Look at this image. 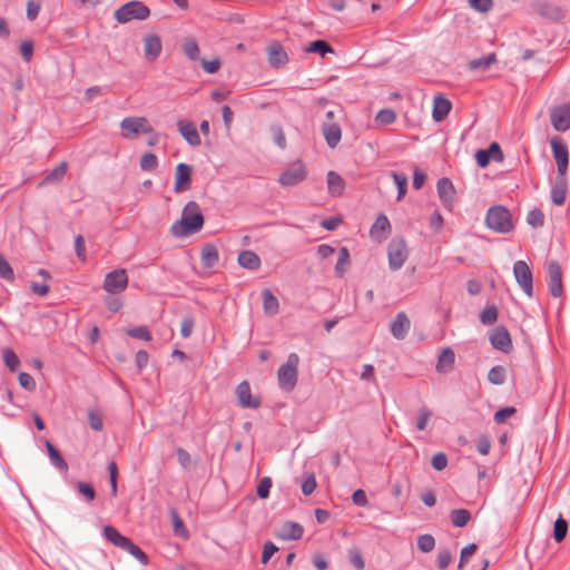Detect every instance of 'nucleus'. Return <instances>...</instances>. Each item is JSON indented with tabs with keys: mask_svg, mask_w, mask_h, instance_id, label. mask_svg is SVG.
I'll use <instances>...</instances> for the list:
<instances>
[{
	"mask_svg": "<svg viewBox=\"0 0 570 570\" xmlns=\"http://www.w3.org/2000/svg\"><path fill=\"white\" fill-rule=\"evenodd\" d=\"M203 225L204 216L199 205L196 202H189L184 207L180 219L170 226V233L176 238H183L199 232Z\"/></svg>",
	"mask_w": 570,
	"mask_h": 570,
	"instance_id": "obj_1",
	"label": "nucleus"
},
{
	"mask_svg": "<svg viewBox=\"0 0 570 570\" xmlns=\"http://www.w3.org/2000/svg\"><path fill=\"white\" fill-rule=\"evenodd\" d=\"M298 364L299 356L296 353H291L286 362L279 366L277 381L283 391L291 392L295 389L298 381Z\"/></svg>",
	"mask_w": 570,
	"mask_h": 570,
	"instance_id": "obj_2",
	"label": "nucleus"
},
{
	"mask_svg": "<svg viewBox=\"0 0 570 570\" xmlns=\"http://www.w3.org/2000/svg\"><path fill=\"white\" fill-rule=\"evenodd\" d=\"M488 228L497 233H509L513 228L510 212L503 206L491 207L485 217Z\"/></svg>",
	"mask_w": 570,
	"mask_h": 570,
	"instance_id": "obj_3",
	"label": "nucleus"
},
{
	"mask_svg": "<svg viewBox=\"0 0 570 570\" xmlns=\"http://www.w3.org/2000/svg\"><path fill=\"white\" fill-rule=\"evenodd\" d=\"M121 136L125 139H135L139 135H150L154 128L146 117H126L120 124Z\"/></svg>",
	"mask_w": 570,
	"mask_h": 570,
	"instance_id": "obj_4",
	"label": "nucleus"
},
{
	"mask_svg": "<svg viewBox=\"0 0 570 570\" xmlns=\"http://www.w3.org/2000/svg\"><path fill=\"white\" fill-rule=\"evenodd\" d=\"M533 10L541 18L559 22L566 19L567 17V8L556 2L539 0L533 3Z\"/></svg>",
	"mask_w": 570,
	"mask_h": 570,
	"instance_id": "obj_5",
	"label": "nucleus"
},
{
	"mask_svg": "<svg viewBox=\"0 0 570 570\" xmlns=\"http://www.w3.org/2000/svg\"><path fill=\"white\" fill-rule=\"evenodd\" d=\"M409 257V248L403 238H393L387 247L389 266L392 271L400 269Z\"/></svg>",
	"mask_w": 570,
	"mask_h": 570,
	"instance_id": "obj_6",
	"label": "nucleus"
},
{
	"mask_svg": "<svg viewBox=\"0 0 570 570\" xmlns=\"http://www.w3.org/2000/svg\"><path fill=\"white\" fill-rule=\"evenodd\" d=\"M307 170L306 166L301 161L296 160L292 163L278 177V183L283 187H294L299 185L306 179Z\"/></svg>",
	"mask_w": 570,
	"mask_h": 570,
	"instance_id": "obj_7",
	"label": "nucleus"
},
{
	"mask_svg": "<svg viewBox=\"0 0 570 570\" xmlns=\"http://www.w3.org/2000/svg\"><path fill=\"white\" fill-rule=\"evenodd\" d=\"M149 9L141 2H129L121 6L116 12L115 17L118 22L126 23L132 19L144 20L149 16Z\"/></svg>",
	"mask_w": 570,
	"mask_h": 570,
	"instance_id": "obj_8",
	"label": "nucleus"
},
{
	"mask_svg": "<svg viewBox=\"0 0 570 570\" xmlns=\"http://www.w3.org/2000/svg\"><path fill=\"white\" fill-rule=\"evenodd\" d=\"M513 275L525 295L531 297L533 294V286L532 272L529 265L524 261H517L513 265Z\"/></svg>",
	"mask_w": 570,
	"mask_h": 570,
	"instance_id": "obj_9",
	"label": "nucleus"
},
{
	"mask_svg": "<svg viewBox=\"0 0 570 570\" xmlns=\"http://www.w3.org/2000/svg\"><path fill=\"white\" fill-rule=\"evenodd\" d=\"M128 285V276L124 268L108 273L104 281V289L110 294L121 293Z\"/></svg>",
	"mask_w": 570,
	"mask_h": 570,
	"instance_id": "obj_10",
	"label": "nucleus"
},
{
	"mask_svg": "<svg viewBox=\"0 0 570 570\" xmlns=\"http://www.w3.org/2000/svg\"><path fill=\"white\" fill-rule=\"evenodd\" d=\"M548 287L553 297H560L563 294L562 271L558 262L548 263Z\"/></svg>",
	"mask_w": 570,
	"mask_h": 570,
	"instance_id": "obj_11",
	"label": "nucleus"
},
{
	"mask_svg": "<svg viewBox=\"0 0 570 570\" xmlns=\"http://www.w3.org/2000/svg\"><path fill=\"white\" fill-rule=\"evenodd\" d=\"M553 158L557 164L558 175L566 176L569 165V153L567 146L558 138L550 140Z\"/></svg>",
	"mask_w": 570,
	"mask_h": 570,
	"instance_id": "obj_12",
	"label": "nucleus"
},
{
	"mask_svg": "<svg viewBox=\"0 0 570 570\" xmlns=\"http://www.w3.org/2000/svg\"><path fill=\"white\" fill-rule=\"evenodd\" d=\"M550 120L557 131L568 130L570 128V102L552 108Z\"/></svg>",
	"mask_w": 570,
	"mask_h": 570,
	"instance_id": "obj_13",
	"label": "nucleus"
},
{
	"mask_svg": "<svg viewBox=\"0 0 570 570\" xmlns=\"http://www.w3.org/2000/svg\"><path fill=\"white\" fill-rule=\"evenodd\" d=\"M163 50V42L158 35L149 33L142 38L144 58L149 62H155Z\"/></svg>",
	"mask_w": 570,
	"mask_h": 570,
	"instance_id": "obj_14",
	"label": "nucleus"
},
{
	"mask_svg": "<svg viewBox=\"0 0 570 570\" xmlns=\"http://www.w3.org/2000/svg\"><path fill=\"white\" fill-rule=\"evenodd\" d=\"M191 174H193V167L180 163L176 166L175 169V185L174 190L176 193H181L185 190H188L191 185Z\"/></svg>",
	"mask_w": 570,
	"mask_h": 570,
	"instance_id": "obj_15",
	"label": "nucleus"
},
{
	"mask_svg": "<svg viewBox=\"0 0 570 570\" xmlns=\"http://www.w3.org/2000/svg\"><path fill=\"white\" fill-rule=\"evenodd\" d=\"M491 345L502 352H509L512 346L511 336L503 326L494 327L490 333Z\"/></svg>",
	"mask_w": 570,
	"mask_h": 570,
	"instance_id": "obj_16",
	"label": "nucleus"
},
{
	"mask_svg": "<svg viewBox=\"0 0 570 570\" xmlns=\"http://www.w3.org/2000/svg\"><path fill=\"white\" fill-rule=\"evenodd\" d=\"M235 393L242 407L257 409L261 404L259 399L252 395L249 384L246 381L237 385Z\"/></svg>",
	"mask_w": 570,
	"mask_h": 570,
	"instance_id": "obj_17",
	"label": "nucleus"
},
{
	"mask_svg": "<svg viewBox=\"0 0 570 570\" xmlns=\"http://www.w3.org/2000/svg\"><path fill=\"white\" fill-rule=\"evenodd\" d=\"M491 159L503 160V154L498 142H492L488 149H480L475 154L476 164L482 168L487 167Z\"/></svg>",
	"mask_w": 570,
	"mask_h": 570,
	"instance_id": "obj_18",
	"label": "nucleus"
},
{
	"mask_svg": "<svg viewBox=\"0 0 570 570\" xmlns=\"http://www.w3.org/2000/svg\"><path fill=\"white\" fill-rule=\"evenodd\" d=\"M391 233V224L385 215H379L370 229L371 237L377 242H384Z\"/></svg>",
	"mask_w": 570,
	"mask_h": 570,
	"instance_id": "obj_19",
	"label": "nucleus"
},
{
	"mask_svg": "<svg viewBox=\"0 0 570 570\" xmlns=\"http://www.w3.org/2000/svg\"><path fill=\"white\" fill-rule=\"evenodd\" d=\"M267 59L272 67L279 68L287 63L288 57L279 42H272L267 47Z\"/></svg>",
	"mask_w": 570,
	"mask_h": 570,
	"instance_id": "obj_20",
	"label": "nucleus"
},
{
	"mask_svg": "<svg viewBox=\"0 0 570 570\" xmlns=\"http://www.w3.org/2000/svg\"><path fill=\"white\" fill-rule=\"evenodd\" d=\"M411 321L404 312L396 314L391 324V333L396 340H404L409 333Z\"/></svg>",
	"mask_w": 570,
	"mask_h": 570,
	"instance_id": "obj_21",
	"label": "nucleus"
},
{
	"mask_svg": "<svg viewBox=\"0 0 570 570\" xmlns=\"http://www.w3.org/2000/svg\"><path fill=\"white\" fill-rule=\"evenodd\" d=\"M303 532L304 529L299 523L286 521L279 527L276 537L282 540H298Z\"/></svg>",
	"mask_w": 570,
	"mask_h": 570,
	"instance_id": "obj_22",
	"label": "nucleus"
},
{
	"mask_svg": "<svg viewBox=\"0 0 570 570\" xmlns=\"http://www.w3.org/2000/svg\"><path fill=\"white\" fill-rule=\"evenodd\" d=\"M452 109L451 101L442 95H438L433 98L432 118L435 121L444 120Z\"/></svg>",
	"mask_w": 570,
	"mask_h": 570,
	"instance_id": "obj_23",
	"label": "nucleus"
},
{
	"mask_svg": "<svg viewBox=\"0 0 570 570\" xmlns=\"http://www.w3.org/2000/svg\"><path fill=\"white\" fill-rule=\"evenodd\" d=\"M178 131L184 139L191 146L200 145V137L196 129V126L191 121L179 120L177 122Z\"/></svg>",
	"mask_w": 570,
	"mask_h": 570,
	"instance_id": "obj_24",
	"label": "nucleus"
},
{
	"mask_svg": "<svg viewBox=\"0 0 570 570\" xmlns=\"http://www.w3.org/2000/svg\"><path fill=\"white\" fill-rule=\"evenodd\" d=\"M438 194L441 202L449 208L452 207L455 199V190L453 184L446 179L442 178L438 183Z\"/></svg>",
	"mask_w": 570,
	"mask_h": 570,
	"instance_id": "obj_25",
	"label": "nucleus"
},
{
	"mask_svg": "<svg viewBox=\"0 0 570 570\" xmlns=\"http://www.w3.org/2000/svg\"><path fill=\"white\" fill-rule=\"evenodd\" d=\"M568 183L566 176H557L556 184L551 189L552 202L557 206H562L566 202Z\"/></svg>",
	"mask_w": 570,
	"mask_h": 570,
	"instance_id": "obj_26",
	"label": "nucleus"
},
{
	"mask_svg": "<svg viewBox=\"0 0 570 570\" xmlns=\"http://www.w3.org/2000/svg\"><path fill=\"white\" fill-rule=\"evenodd\" d=\"M324 138L331 148H335L342 138L341 127L335 122H325L322 128Z\"/></svg>",
	"mask_w": 570,
	"mask_h": 570,
	"instance_id": "obj_27",
	"label": "nucleus"
},
{
	"mask_svg": "<svg viewBox=\"0 0 570 570\" xmlns=\"http://www.w3.org/2000/svg\"><path fill=\"white\" fill-rule=\"evenodd\" d=\"M263 311L267 316H275L279 312V302L271 289L264 288L262 291Z\"/></svg>",
	"mask_w": 570,
	"mask_h": 570,
	"instance_id": "obj_28",
	"label": "nucleus"
},
{
	"mask_svg": "<svg viewBox=\"0 0 570 570\" xmlns=\"http://www.w3.org/2000/svg\"><path fill=\"white\" fill-rule=\"evenodd\" d=\"M219 259L218 250L213 244H205L200 250V263L205 268L214 267Z\"/></svg>",
	"mask_w": 570,
	"mask_h": 570,
	"instance_id": "obj_29",
	"label": "nucleus"
},
{
	"mask_svg": "<svg viewBox=\"0 0 570 570\" xmlns=\"http://www.w3.org/2000/svg\"><path fill=\"white\" fill-rule=\"evenodd\" d=\"M328 193L332 196H341L345 189L344 179L335 171L330 170L326 175Z\"/></svg>",
	"mask_w": 570,
	"mask_h": 570,
	"instance_id": "obj_30",
	"label": "nucleus"
},
{
	"mask_svg": "<svg viewBox=\"0 0 570 570\" xmlns=\"http://www.w3.org/2000/svg\"><path fill=\"white\" fill-rule=\"evenodd\" d=\"M237 262L242 267L250 271H257L261 267V258L253 250L240 252Z\"/></svg>",
	"mask_w": 570,
	"mask_h": 570,
	"instance_id": "obj_31",
	"label": "nucleus"
},
{
	"mask_svg": "<svg viewBox=\"0 0 570 570\" xmlns=\"http://www.w3.org/2000/svg\"><path fill=\"white\" fill-rule=\"evenodd\" d=\"M454 360V352L449 347L443 348L436 363V371L440 373L450 372L453 368Z\"/></svg>",
	"mask_w": 570,
	"mask_h": 570,
	"instance_id": "obj_32",
	"label": "nucleus"
},
{
	"mask_svg": "<svg viewBox=\"0 0 570 570\" xmlns=\"http://www.w3.org/2000/svg\"><path fill=\"white\" fill-rule=\"evenodd\" d=\"M104 535L108 541L120 549H124L129 541V538L122 535L116 528L111 525H106L104 528Z\"/></svg>",
	"mask_w": 570,
	"mask_h": 570,
	"instance_id": "obj_33",
	"label": "nucleus"
},
{
	"mask_svg": "<svg viewBox=\"0 0 570 570\" xmlns=\"http://www.w3.org/2000/svg\"><path fill=\"white\" fill-rule=\"evenodd\" d=\"M46 448L49 455L50 461L52 464L61 472L67 473L68 472V464L62 458V455L59 453V451L49 442L46 441Z\"/></svg>",
	"mask_w": 570,
	"mask_h": 570,
	"instance_id": "obj_34",
	"label": "nucleus"
},
{
	"mask_svg": "<svg viewBox=\"0 0 570 570\" xmlns=\"http://www.w3.org/2000/svg\"><path fill=\"white\" fill-rule=\"evenodd\" d=\"M450 519L454 527L463 528L471 520V514L466 509H455L451 511Z\"/></svg>",
	"mask_w": 570,
	"mask_h": 570,
	"instance_id": "obj_35",
	"label": "nucleus"
},
{
	"mask_svg": "<svg viewBox=\"0 0 570 570\" xmlns=\"http://www.w3.org/2000/svg\"><path fill=\"white\" fill-rule=\"evenodd\" d=\"M183 51L190 59L196 60L199 56V46L193 37H187L183 41Z\"/></svg>",
	"mask_w": 570,
	"mask_h": 570,
	"instance_id": "obj_36",
	"label": "nucleus"
},
{
	"mask_svg": "<svg viewBox=\"0 0 570 570\" xmlns=\"http://www.w3.org/2000/svg\"><path fill=\"white\" fill-rule=\"evenodd\" d=\"M2 358H3V362L6 364V366L11 371V372H14L19 365H20V360L19 357L17 356V354L13 352L12 348L10 347H4L2 350Z\"/></svg>",
	"mask_w": 570,
	"mask_h": 570,
	"instance_id": "obj_37",
	"label": "nucleus"
},
{
	"mask_svg": "<svg viewBox=\"0 0 570 570\" xmlns=\"http://www.w3.org/2000/svg\"><path fill=\"white\" fill-rule=\"evenodd\" d=\"M350 266V254L346 247L340 249V257L337 259L335 272L342 277Z\"/></svg>",
	"mask_w": 570,
	"mask_h": 570,
	"instance_id": "obj_38",
	"label": "nucleus"
},
{
	"mask_svg": "<svg viewBox=\"0 0 570 570\" xmlns=\"http://www.w3.org/2000/svg\"><path fill=\"white\" fill-rule=\"evenodd\" d=\"M497 61V57L494 53H489L482 58L474 59L470 61L469 66L470 69L476 70V69H488L490 66H492Z\"/></svg>",
	"mask_w": 570,
	"mask_h": 570,
	"instance_id": "obj_39",
	"label": "nucleus"
},
{
	"mask_svg": "<svg viewBox=\"0 0 570 570\" xmlns=\"http://www.w3.org/2000/svg\"><path fill=\"white\" fill-rule=\"evenodd\" d=\"M391 177L399 189L397 200H401L406 194L407 177L402 173L392 171Z\"/></svg>",
	"mask_w": 570,
	"mask_h": 570,
	"instance_id": "obj_40",
	"label": "nucleus"
},
{
	"mask_svg": "<svg viewBox=\"0 0 570 570\" xmlns=\"http://www.w3.org/2000/svg\"><path fill=\"white\" fill-rule=\"evenodd\" d=\"M417 549L423 553L431 552L435 547V539L431 534H421L416 540Z\"/></svg>",
	"mask_w": 570,
	"mask_h": 570,
	"instance_id": "obj_41",
	"label": "nucleus"
},
{
	"mask_svg": "<svg viewBox=\"0 0 570 570\" xmlns=\"http://www.w3.org/2000/svg\"><path fill=\"white\" fill-rule=\"evenodd\" d=\"M567 532H568V522L562 517H559L554 522L553 539L557 542H561L566 538Z\"/></svg>",
	"mask_w": 570,
	"mask_h": 570,
	"instance_id": "obj_42",
	"label": "nucleus"
},
{
	"mask_svg": "<svg viewBox=\"0 0 570 570\" xmlns=\"http://www.w3.org/2000/svg\"><path fill=\"white\" fill-rule=\"evenodd\" d=\"M306 51L325 56L326 53L333 52V49L331 46L327 45L326 41L315 40L307 46Z\"/></svg>",
	"mask_w": 570,
	"mask_h": 570,
	"instance_id": "obj_43",
	"label": "nucleus"
},
{
	"mask_svg": "<svg viewBox=\"0 0 570 570\" xmlns=\"http://www.w3.org/2000/svg\"><path fill=\"white\" fill-rule=\"evenodd\" d=\"M122 550L128 551L141 564L148 563V558H147L146 553L137 544H135L130 539L128 541V544H126Z\"/></svg>",
	"mask_w": 570,
	"mask_h": 570,
	"instance_id": "obj_44",
	"label": "nucleus"
},
{
	"mask_svg": "<svg viewBox=\"0 0 570 570\" xmlns=\"http://www.w3.org/2000/svg\"><path fill=\"white\" fill-rule=\"evenodd\" d=\"M396 114L391 108L380 110L375 116V121L381 125H391L395 121Z\"/></svg>",
	"mask_w": 570,
	"mask_h": 570,
	"instance_id": "obj_45",
	"label": "nucleus"
},
{
	"mask_svg": "<svg viewBox=\"0 0 570 570\" xmlns=\"http://www.w3.org/2000/svg\"><path fill=\"white\" fill-rule=\"evenodd\" d=\"M126 333L128 336L149 342L151 340V334L146 326H137L134 328H127Z\"/></svg>",
	"mask_w": 570,
	"mask_h": 570,
	"instance_id": "obj_46",
	"label": "nucleus"
},
{
	"mask_svg": "<svg viewBox=\"0 0 570 570\" xmlns=\"http://www.w3.org/2000/svg\"><path fill=\"white\" fill-rule=\"evenodd\" d=\"M488 380L495 385H501L505 381V370L502 366H494L488 373Z\"/></svg>",
	"mask_w": 570,
	"mask_h": 570,
	"instance_id": "obj_47",
	"label": "nucleus"
},
{
	"mask_svg": "<svg viewBox=\"0 0 570 570\" xmlns=\"http://www.w3.org/2000/svg\"><path fill=\"white\" fill-rule=\"evenodd\" d=\"M432 415H433V413L430 409L421 407L419 410L417 416H416V429L420 431L425 430Z\"/></svg>",
	"mask_w": 570,
	"mask_h": 570,
	"instance_id": "obj_48",
	"label": "nucleus"
},
{
	"mask_svg": "<svg viewBox=\"0 0 570 570\" xmlns=\"http://www.w3.org/2000/svg\"><path fill=\"white\" fill-rule=\"evenodd\" d=\"M158 166V159L157 157L151 154V153H147V154H144L141 159H140V168L145 171H153L157 168Z\"/></svg>",
	"mask_w": 570,
	"mask_h": 570,
	"instance_id": "obj_49",
	"label": "nucleus"
},
{
	"mask_svg": "<svg viewBox=\"0 0 570 570\" xmlns=\"http://www.w3.org/2000/svg\"><path fill=\"white\" fill-rule=\"evenodd\" d=\"M271 134H272L273 141L281 149H284L286 147V138H285V134H284L282 127L278 125H273L271 127Z\"/></svg>",
	"mask_w": 570,
	"mask_h": 570,
	"instance_id": "obj_50",
	"label": "nucleus"
},
{
	"mask_svg": "<svg viewBox=\"0 0 570 570\" xmlns=\"http://www.w3.org/2000/svg\"><path fill=\"white\" fill-rule=\"evenodd\" d=\"M271 488H272V479L269 476L262 478L257 485V495L261 499H267L269 495Z\"/></svg>",
	"mask_w": 570,
	"mask_h": 570,
	"instance_id": "obj_51",
	"label": "nucleus"
},
{
	"mask_svg": "<svg viewBox=\"0 0 570 570\" xmlns=\"http://www.w3.org/2000/svg\"><path fill=\"white\" fill-rule=\"evenodd\" d=\"M0 277L6 281H13L14 278L13 271L2 254H0Z\"/></svg>",
	"mask_w": 570,
	"mask_h": 570,
	"instance_id": "obj_52",
	"label": "nucleus"
},
{
	"mask_svg": "<svg viewBox=\"0 0 570 570\" xmlns=\"http://www.w3.org/2000/svg\"><path fill=\"white\" fill-rule=\"evenodd\" d=\"M316 489V479L313 473H309L305 476L304 481L302 482V492L305 495L312 494Z\"/></svg>",
	"mask_w": 570,
	"mask_h": 570,
	"instance_id": "obj_53",
	"label": "nucleus"
},
{
	"mask_svg": "<svg viewBox=\"0 0 570 570\" xmlns=\"http://www.w3.org/2000/svg\"><path fill=\"white\" fill-rule=\"evenodd\" d=\"M18 381H19L20 386L27 391H33L36 389V382H35L33 377L26 372H21L18 375Z\"/></svg>",
	"mask_w": 570,
	"mask_h": 570,
	"instance_id": "obj_54",
	"label": "nucleus"
},
{
	"mask_svg": "<svg viewBox=\"0 0 570 570\" xmlns=\"http://www.w3.org/2000/svg\"><path fill=\"white\" fill-rule=\"evenodd\" d=\"M452 561V554L448 549H441L438 552L436 563L440 569H445Z\"/></svg>",
	"mask_w": 570,
	"mask_h": 570,
	"instance_id": "obj_55",
	"label": "nucleus"
},
{
	"mask_svg": "<svg viewBox=\"0 0 570 570\" xmlns=\"http://www.w3.org/2000/svg\"><path fill=\"white\" fill-rule=\"evenodd\" d=\"M475 551H476V544H474V543H471L461 550L460 562H459L460 569L464 567V564L469 561V559L474 554Z\"/></svg>",
	"mask_w": 570,
	"mask_h": 570,
	"instance_id": "obj_56",
	"label": "nucleus"
},
{
	"mask_svg": "<svg viewBox=\"0 0 570 570\" xmlns=\"http://www.w3.org/2000/svg\"><path fill=\"white\" fill-rule=\"evenodd\" d=\"M77 489L79 493L82 494L88 501H92L96 497V492L89 483L78 482Z\"/></svg>",
	"mask_w": 570,
	"mask_h": 570,
	"instance_id": "obj_57",
	"label": "nucleus"
},
{
	"mask_svg": "<svg viewBox=\"0 0 570 570\" xmlns=\"http://www.w3.org/2000/svg\"><path fill=\"white\" fill-rule=\"evenodd\" d=\"M515 413V409L512 406L504 407L495 412L494 421L498 424L504 423L509 417H511Z\"/></svg>",
	"mask_w": 570,
	"mask_h": 570,
	"instance_id": "obj_58",
	"label": "nucleus"
},
{
	"mask_svg": "<svg viewBox=\"0 0 570 570\" xmlns=\"http://www.w3.org/2000/svg\"><path fill=\"white\" fill-rule=\"evenodd\" d=\"M527 222L533 227H540L543 225L544 216L540 210H532L528 214Z\"/></svg>",
	"mask_w": 570,
	"mask_h": 570,
	"instance_id": "obj_59",
	"label": "nucleus"
},
{
	"mask_svg": "<svg viewBox=\"0 0 570 570\" xmlns=\"http://www.w3.org/2000/svg\"><path fill=\"white\" fill-rule=\"evenodd\" d=\"M469 4L479 12H488L492 8V0H469Z\"/></svg>",
	"mask_w": 570,
	"mask_h": 570,
	"instance_id": "obj_60",
	"label": "nucleus"
},
{
	"mask_svg": "<svg viewBox=\"0 0 570 570\" xmlns=\"http://www.w3.org/2000/svg\"><path fill=\"white\" fill-rule=\"evenodd\" d=\"M20 53L24 61H30L33 55V43L30 40H24L20 43Z\"/></svg>",
	"mask_w": 570,
	"mask_h": 570,
	"instance_id": "obj_61",
	"label": "nucleus"
},
{
	"mask_svg": "<svg viewBox=\"0 0 570 570\" xmlns=\"http://www.w3.org/2000/svg\"><path fill=\"white\" fill-rule=\"evenodd\" d=\"M170 518H171V521H173L174 532L176 534L183 535L186 532V530H185L184 522L180 519V517L178 515V513L173 510L170 512Z\"/></svg>",
	"mask_w": 570,
	"mask_h": 570,
	"instance_id": "obj_62",
	"label": "nucleus"
},
{
	"mask_svg": "<svg viewBox=\"0 0 570 570\" xmlns=\"http://www.w3.org/2000/svg\"><path fill=\"white\" fill-rule=\"evenodd\" d=\"M431 464L435 470L442 471L448 465V458L443 453H436L435 455H433Z\"/></svg>",
	"mask_w": 570,
	"mask_h": 570,
	"instance_id": "obj_63",
	"label": "nucleus"
},
{
	"mask_svg": "<svg viewBox=\"0 0 570 570\" xmlns=\"http://www.w3.org/2000/svg\"><path fill=\"white\" fill-rule=\"evenodd\" d=\"M41 4L40 1L30 0L27 3V18L29 20H35L40 11Z\"/></svg>",
	"mask_w": 570,
	"mask_h": 570,
	"instance_id": "obj_64",
	"label": "nucleus"
}]
</instances>
